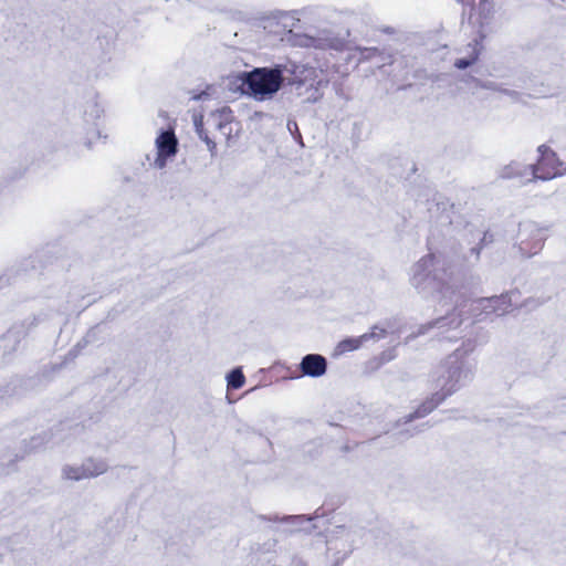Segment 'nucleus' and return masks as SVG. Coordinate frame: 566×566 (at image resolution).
<instances>
[{"instance_id": "nucleus-1", "label": "nucleus", "mask_w": 566, "mask_h": 566, "mask_svg": "<svg viewBox=\"0 0 566 566\" xmlns=\"http://www.w3.org/2000/svg\"><path fill=\"white\" fill-rule=\"evenodd\" d=\"M295 43L300 46L321 50H334L344 54L345 66L356 69L361 64L369 67L381 69L392 66L395 69H413L418 65V55L412 48H406L400 52H390L386 49L375 46H347L344 38L331 32L323 31L317 36L306 34L297 35Z\"/></svg>"}, {"instance_id": "nucleus-2", "label": "nucleus", "mask_w": 566, "mask_h": 566, "mask_svg": "<svg viewBox=\"0 0 566 566\" xmlns=\"http://www.w3.org/2000/svg\"><path fill=\"white\" fill-rule=\"evenodd\" d=\"M283 73H242L240 91L242 94L262 102L271 98L282 86Z\"/></svg>"}, {"instance_id": "nucleus-3", "label": "nucleus", "mask_w": 566, "mask_h": 566, "mask_svg": "<svg viewBox=\"0 0 566 566\" xmlns=\"http://www.w3.org/2000/svg\"><path fill=\"white\" fill-rule=\"evenodd\" d=\"M537 150L539 157L536 164L532 166L534 178L551 180L564 174L566 166L559 160L555 151L546 145H541Z\"/></svg>"}, {"instance_id": "nucleus-4", "label": "nucleus", "mask_w": 566, "mask_h": 566, "mask_svg": "<svg viewBox=\"0 0 566 566\" xmlns=\"http://www.w3.org/2000/svg\"><path fill=\"white\" fill-rule=\"evenodd\" d=\"M157 158L156 164L158 167L166 165V159L176 155L178 142L171 130L163 132L156 139Z\"/></svg>"}, {"instance_id": "nucleus-5", "label": "nucleus", "mask_w": 566, "mask_h": 566, "mask_svg": "<svg viewBox=\"0 0 566 566\" xmlns=\"http://www.w3.org/2000/svg\"><path fill=\"white\" fill-rule=\"evenodd\" d=\"M300 368L305 376L321 377L326 373L327 361L322 355L308 354L303 357Z\"/></svg>"}, {"instance_id": "nucleus-6", "label": "nucleus", "mask_w": 566, "mask_h": 566, "mask_svg": "<svg viewBox=\"0 0 566 566\" xmlns=\"http://www.w3.org/2000/svg\"><path fill=\"white\" fill-rule=\"evenodd\" d=\"M476 308L481 312H484L486 315L489 314H499L500 311H504L501 305H505V301L502 297L493 296V297H483L476 301Z\"/></svg>"}, {"instance_id": "nucleus-7", "label": "nucleus", "mask_w": 566, "mask_h": 566, "mask_svg": "<svg viewBox=\"0 0 566 566\" xmlns=\"http://www.w3.org/2000/svg\"><path fill=\"white\" fill-rule=\"evenodd\" d=\"M451 392L452 391H448L446 394H433L431 398H429L418 407V409L416 410L417 416L423 417L431 412L446 399L447 396L451 395Z\"/></svg>"}, {"instance_id": "nucleus-8", "label": "nucleus", "mask_w": 566, "mask_h": 566, "mask_svg": "<svg viewBox=\"0 0 566 566\" xmlns=\"http://www.w3.org/2000/svg\"><path fill=\"white\" fill-rule=\"evenodd\" d=\"M250 56H238L234 60V67L239 71L241 67H251L250 71H289L285 66L283 67L281 64H275L273 66H254L249 62Z\"/></svg>"}, {"instance_id": "nucleus-9", "label": "nucleus", "mask_w": 566, "mask_h": 566, "mask_svg": "<svg viewBox=\"0 0 566 566\" xmlns=\"http://www.w3.org/2000/svg\"><path fill=\"white\" fill-rule=\"evenodd\" d=\"M368 338H369V335L368 334H364V335H361L359 337H356V338L344 339V340H342L338 344V349L342 353L356 350V349H358L363 345V342L368 339Z\"/></svg>"}, {"instance_id": "nucleus-10", "label": "nucleus", "mask_w": 566, "mask_h": 566, "mask_svg": "<svg viewBox=\"0 0 566 566\" xmlns=\"http://www.w3.org/2000/svg\"><path fill=\"white\" fill-rule=\"evenodd\" d=\"M312 11V8H303L302 10L292 11H279L275 17L281 20L291 19L293 22L289 24V27L295 28L296 23L300 22V14L311 13Z\"/></svg>"}, {"instance_id": "nucleus-11", "label": "nucleus", "mask_w": 566, "mask_h": 566, "mask_svg": "<svg viewBox=\"0 0 566 566\" xmlns=\"http://www.w3.org/2000/svg\"><path fill=\"white\" fill-rule=\"evenodd\" d=\"M245 382V377L241 369H233L228 376V387L232 389L241 388Z\"/></svg>"}, {"instance_id": "nucleus-12", "label": "nucleus", "mask_w": 566, "mask_h": 566, "mask_svg": "<svg viewBox=\"0 0 566 566\" xmlns=\"http://www.w3.org/2000/svg\"><path fill=\"white\" fill-rule=\"evenodd\" d=\"M478 59V53L474 51L469 57L454 59L452 65L459 70L471 66Z\"/></svg>"}, {"instance_id": "nucleus-13", "label": "nucleus", "mask_w": 566, "mask_h": 566, "mask_svg": "<svg viewBox=\"0 0 566 566\" xmlns=\"http://www.w3.org/2000/svg\"><path fill=\"white\" fill-rule=\"evenodd\" d=\"M64 475L69 480H81L88 476L81 468L73 467H67L64 470Z\"/></svg>"}, {"instance_id": "nucleus-14", "label": "nucleus", "mask_w": 566, "mask_h": 566, "mask_svg": "<svg viewBox=\"0 0 566 566\" xmlns=\"http://www.w3.org/2000/svg\"><path fill=\"white\" fill-rule=\"evenodd\" d=\"M458 1L464 6H470V7L473 6V3H474V0H458ZM479 8L483 14H488L492 8L490 0H480Z\"/></svg>"}, {"instance_id": "nucleus-15", "label": "nucleus", "mask_w": 566, "mask_h": 566, "mask_svg": "<svg viewBox=\"0 0 566 566\" xmlns=\"http://www.w3.org/2000/svg\"><path fill=\"white\" fill-rule=\"evenodd\" d=\"M542 249V243L538 241L535 247H534V251H528V255H531L532 253H536L538 250Z\"/></svg>"}, {"instance_id": "nucleus-16", "label": "nucleus", "mask_w": 566, "mask_h": 566, "mask_svg": "<svg viewBox=\"0 0 566 566\" xmlns=\"http://www.w3.org/2000/svg\"><path fill=\"white\" fill-rule=\"evenodd\" d=\"M382 32H384V33H387V34H394V32H395V31H394V29H392V28L387 27V28H385V29L382 30Z\"/></svg>"}]
</instances>
